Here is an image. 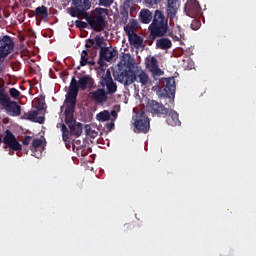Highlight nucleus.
<instances>
[{"label": "nucleus", "instance_id": "6e6552de", "mask_svg": "<svg viewBox=\"0 0 256 256\" xmlns=\"http://www.w3.org/2000/svg\"><path fill=\"white\" fill-rule=\"evenodd\" d=\"M146 108L152 114V116L157 117L165 118L169 112V108H166L164 104L159 103L155 100H148Z\"/></svg>", "mask_w": 256, "mask_h": 256}, {"label": "nucleus", "instance_id": "2eb2a0df", "mask_svg": "<svg viewBox=\"0 0 256 256\" xmlns=\"http://www.w3.org/2000/svg\"><path fill=\"white\" fill-rule=\"evenodd\" d=\"M14 48L15 42L11 37L6 35L3 38H0V54L8 56L11 54V52H13Z\"/></svg>", "mask_w": 256, "mask_h": 256}, {"label": "nucleus", "instance_id": "c85d7f7f", "mask_svg": "<svg viewBox=\"0 0 256 256\" xmlns=\"http://www.w3.org/2000/svg\"><path fill=\"white\" fill-rule=\"evenodd\" d=\"M120 19L121 21L126 24L128 22L129 19V11L127 8H122L120 10Z\"/></svg>", "mask_w": 256, "mask_h": 256}, {"label": "nucleus", "instance_id": "4c0bfd02", "mask_svg": "<svg viewBox=\"0 0 256 256\" xmlns=\"http://www.w3.org/2000/svg\"><path fill=\"white\" fill-rule=\"evenodd\" d=\"M45 106H46V102H45V99H43L38 102L37 110L38 111L45 110Z\"/></svg>", "mask_w": 256, "mask_h": 256}, {"label": "nucleus", "instance_id": "bb28decb", "mask_svg": "<svg viewBox=\"0 0 256 256\" xmlns=\"http://www.w3.org/2000/svg\"><path fill=\"white\" fill-rule=\"evenodd\" d=\"M96 119L100 122H106L111 119V114L109 111L105 110V111H102L99 114H97Z\"/></svg>", "mask_w": 256, "mask_h": 256}, {"label": "nucleus", "instance_id": "f03ea898", "mask_svg": "<svg viewBox=\"0 0 256 256\" xmlns=\"http://www.w3.org/2000/svg\"><path fill=\"white\" fill-rule=\"evenodd\" d=\"M76 106H66L65 123L68 125L70 135L79 138L83 134V124L75 119Z\"/></svg>", "mask_w": 256, "mask_h": 256}, {"label": "nucleus", "instance_id": "72a5a7b5", "mask_svg": "<svg viewBox=\"0 0 256 256\" xmlns=\"http://www.w3.org/2000/svg\"><path fill=\"white\" fill-rule=\"evenodd\" d=\"M9 94L14 99H19V97L21 96V92H19V90L15 89V88H10Z\"/></svg>", "mask_w": 256, "mask_h": 256}, {"label": "nucleus", "instance_id": "423d86ee", "mask_svg": "<svg viewBox=\"0 0 256 256\" xmlns=\"http://www.w3.org/2000/svg\"><path fill=\"white\" fill-rule=\"evenodd\" d=\"M135 132L136 133H147L150 130V119L145 111H141L136 114L134 122Z\"/></svg>", "mask_w": 256, "mask_h": 256}, {"label": "nucleus", "instance_id": "9b49d317", "mask_svg": "<svg viewBox=\"0 0 256 256\" xmlns=\"http://www.w3.org/2000/svg\"><path fill=\"white\" fill-rule=\"evenodd\" d=\"M184 12L191 18L201 17L202 8L197 0H188L185 3Z\"/></svg>", "mask_w": 256, "mask_h": 256}, {"label": "nucleus", "instance_id": "dca6fc26", "mask_svg": "<svg viewBox=\"0 0 256 256\" xmlns=\"http://www.w3.org/2000/svg\"><path fill=\"white\" fill-rule=\"evenodd\" d=\"M134 82L140 83L141 86H147L151 83L150 77L141 67L135 64Z\"/></svg>", "mask_w": 256, "mask_h": 256}, {"label": "nucleus", "instance_id": "f8f14e48", "mask_svg": "<svg viewBox=\"0 0 256 256\" xmlns=\"http://www.w3.org/2000/svg\"><path fill=\"white\" fill-rule=\"evenodd\" d=\"M75 7H71L69 8V14L72 17H84L87 19L88 17V13L87 10H89L91 8V2L84 0L83 4H74Z\"/></svg>", "mask_w": 256, "mask_h": 256}, {"label": "nucleus", "instance_id": "1a4fd4ad", "mask_svg": "<svg viewBox=\"0 0 256 256\" xmlns=\"http://www.w3.org/2000/svg\"><path fill=\"white\" fill-rule=\"evenodd\" d=\"M164 87L162 89L161 95L164 98H169L170 103L175 101L176 95V81L175 78H164Z\"/></svg>", "mask_w": 256, "mask_h": 256}, {"label": "nucleus", "instance_id": "4be33fe9", "mask_svg": "<svg viewBox=\"0 0 256 256\" xmlns=\"http://www.w3.org/2000/svg\"><path fill=\"white\" fill-rule=\"evenodd\" d=\"M172 46V41L169 38L160 37V39L156 41V48L161 50H169Z\"/></svg>", "mask_w": 256, "mask_h": 256}, {"label": "nucleus", "instance_id": "393cba45", "mask_svg": "<svg viewBox=\"0 0 256 256\" xmlns=\"http://www.w3.org/2000/svg\"><path fill=\"white\" fill-rule=\"evenodd\" d=\"M32 16H38L41 19H46L49 17V10L48 7H46L45 5H42L40 7H37L35 9V12L33 13Z\"/></svg>", "mask_w": 256, "mask_h": 256}, {"label": "nucleus", "instance_id": "ddd939ff", "mask_svg": "<svg viewBox=\"0 0 256 256\" xmlns=\"http://www.w3.org/2000/svg\"><path fill=\"white\" fill-rule=\"evenodd\" d=\"M118 55V51L115 49H110L108 47H101L100 52H99V59H98V65L100 67H105L106 62H111L114 57Z\"/></svg>", "mask_w": 256, "mask_h": 256}, {"label": "nucleus", "instance_id": "2f4dec72", "mask_svg": "<svg viewBox=\"0 0 256 256\" xmlns=\"http://www.w3.org/2000/svg\"><path fill=\"white\" fill-rule=\"evenodd\" d=\"M38 116H39V112L32 111V112L28 113L27 117H22V119L35 122V120L37 119Z\"/></svg>", "mask_w": 256, "mask_h": 256}, {"label": "nucleus", "instance_id": "f257e3e1", "mask_svg": "<svg viewBox=\"0 0 256 256\" xmlns=\"http://www.w3.org/2000/svg\"><path fill=\"white\" fill-rule=\"evenodd\" d=\"M149 35L146 43L152 46L157 38L165 37L170 30L169 21L160 10H155L152 23L148 27Z\"/></svg>", "mask_w": 256, "mask_h": 256}, {"label": "nucleus", "instance_id": "8fccbe9b", "mask_svg": "<svg viewBox=\"0 0 256 256\" xmlns=\"http://www.w3.org/2000/svg\"><path fill=\"white\" fill-rule=\"evenodd\" d=\"M111 115H112L113 117H116V116H117V112H116V111H111Z\"/></svg>", "mask_w": 256, "mask_h": 256}, {"label": "nucleus", "instance_id": "e433bc0d", "mask_svg": "<svg viewBox=\"0 0 256 256\" xmlns=\"http://www.w3.org/2000/svg\"><path fill=\"white\" fill-rule=\"evenodd\" d=\"M115 0H99V5L105 6V7H110Z\"/></svg>", "mask_w": 256, "mask_h": 256}, {"label": "nucleus", "instance_id": "4468645a", "mask_svg": "<svg viewBox=\"0 0 256 256\" xmlns=\"http://www.w3.org/2000/svg\"><path fill=\"white\" fill-rule=\"evenodd\" d=\"M0 105L5 108L6 113L12 117L21 116V106L15 101H11V97H8L6 100L0 102Z\"/></svg>", "mask_w": 256, "mask_h": 256}, {"label": "nucleus", "instance_id": "cd10ccee", "mask_svg": "<svg viewBox=\"0 0 256 256\" xmlns=\"http://www.w3.org/2000/svg\"><path fill=\"white\" fill-rule=\"evenodd\" d=\"M61 132H62V140L64 142H68L70 139L71 131H69L68 127L65 124H60Z\"/></svg>", "mask_w": 256, "mask_h": 256}, {"label": "nucleus", "instance_id": "f3484780", "mask_svg": "<svg viewBox=\"0 0 256 256\" xmlns=\"http://www.w3.org/2000/svg\"><path fill=\"white\" fill-rule=\"evenodd\" d=\"M146 67L152 73L153 77L164 75V71L159 67V62L154 56L146 58Z\"/></svg>", "mask_w": 256, "mask_h": 256}, {"label": "nucleus", "instance_id": "f704fd0d", "mask_svg": "<svg viewBox=\"0 0 256 256\" xmlns=\"http://www.w3.org/2000/svg\"><path fill=\"white\" fill-rule=\"evenodd\" d=\"M42 144H43L42 139H34L31 144V149H33V148L37 149V148L41 147Z\"/></svg>", "mask_w": 256, "mask_h": 256}, {"label": "nucleus", "instance_id": "37998d69", "mask_svg": "<svg viewBox=\"0 0 256 256\" xmlns=\"http://www.w3.org/2000/svg\"><path fill=\"white\" fill-rule=\"evenodd\" d=\"M75 25L79 28H86L87 27V23H85L84 21H81V20H77L75 22Z\"/></svg>", "mask_w": 256, "mask_h": 256}, {"label": "nucleus", "instance_id": "6ab92c4d", "mask_svg": "<svg viewBox=\"0 0 256 256\" xmlns=\"http://www.w3.org/2000/svg\"><path fill=\"white\" fill-rule=\"evenodd\" d=\"M108 95L109 94L103 88H99V89L89 93L90 98L98 104H103V103L107 102L109 99Z\"/></svg>", "mask_w": 256, "mask_h": 256}, {"label": "nucleus", "instance_id": "de8ad7c7", "mask_svg": "<svg viewBox=\"0 0 256 256\" xmlns=\"http://www.w3.org/2000/svg\"><path fill=\"white\" fill-rule=\"evenodd\" d=\"M115 128V123L110 122L106 124V129H108L109 131L113 130Z\"/></svg>", "mask_w": 256, "mask_h": 256}, {"label": "nucleus", "instance_id": "79ce46f5", "mask_svg": "<svg viewBox=\"0 0 256 256\" xmlns=\"http://www.w3.org/2000/svg\"><path fill=\"white\" fill-rule=\"evenodd\" d=\"M129 25L135 30L139 26V22L136 19H131Z\"/></svg>", "mask_w": 256, "mask_h": 256}, {"label": "nucleus", "instance_id": "39448f33", "mask_svg": "<svg viewBox=\"0 0 256 256\" xmlns=\"http://www.w3.org/2000/svg\"><path fill=\"white\" fill-rule=\"evenodd\" d=\"M80 92L79 80L77 81L76 77L73 76L70 82L69 89L66 94L65 104L66 107H76L77 99Z\"/></svg>", "mask_w": 256, "mask_h": 256}, {"label": "nucleus", "instance_id": "49530a36", "mask_svg": "<svg viewBox=\"0 0 256 256\" xmlns=\"http://www.w3.org/2000/svg\"><path fill=\"white\" fill-rule=\"evenodd\" d=\"M45 121H46V118H45V117H37V116H36V119H35L34 122L39 123V124H44Z\"/></svg>", "mask_w": 256, "mask_h": 256}, {"label": "nucleus", "instance_id": "5701e85b", "mask_svg": "<svg viewBox=\"0 0 256 256\" xmlns=\"http://www.w3.org/2000/svg\"><path fill=\"white\" fill-rule=\"evenodd\" d=\"M141 23L149 24L153 20V13L149 9H142L139 13Z\"/></svg>", "mask_w": 256, "mask_h": 256}, {"label": "nucleus", "instance_id": "412c9836", "mask_svg": "<svg viewBox=\"0 0 256 256\" xmlns=\"http://www.w3.org/2000/svg\"><path fill=\"white\" fill-rule=\"evenodd\" d=\"M167 117L166 122L168 125L176 127L181 125V121L179 119V114L174 111L173 109H168L167 114L165 115Z\"/></svg>", "mask_w": 256, "mask_h": 256}, {"label": "nucleus", "instance_id": "a211bd4d", "mask_svg": "<svg viewBox=\"0 0 256 256\" xmlns=\"http://www.w3.org/2000/svg\"><path fill=\"white\" fill-rule=\"evenodd\" d=\"M181 0H167L166 14L170 20L176 18Z\"/></svg>", "mask_w": 256, "mask_h": 256}, {"label": "nucleus", "instance_id": "a878e982", "mask_svg": "<svg viewBox=\"0 0 256 256\" xmlns=\"http://www.w3.org/2000/svg\"><path fill=\"white\" fill-rule=\"evenodd\" d=\"M94 65L95 62L93 60H90L89 53L87 50H83L81 53V59H80V65L81 66H87V65Z\"/></svg>", "mask_w": 256, "mask_h": 256}, {"label": "nucleus", "instance_id": "473e14b6", "mask_svg": "<svg viewBox=\"0 0 256 256\" xmlns=\"http://www.w3.org/2000/svg\"><path fill=\"white\" fill-rule=\"evenodd\" d=\"M124 31H125L126 35L128 36V38H130L131 36L136 34L135 29L132 26H130L129 24L124 26Z\"/></svg>", "mask_w": 256, "mask_h": 256}, {"label": "nucleus", "instance_id": "a18cd8bd", "mask_svg": "<svg viewBox=\"0 0 256 256\" xmlns=\"http://www.w3.org/2000/svg\"><path fill=\"white\" fill-rule=\"evenodd\" d=\"M31 136H25L22 143L23 145H29L31 143Z\"/></svg>", "mask_w": 256, "mask_h": 256}, {"label": "nucleus", "instance_id": "c03bdc74", "mask_svg": "<svg viewBox=\"0 0 256 256\" xmlns=\"http://www.w3.org/2000/svg\"><path fill=\"white\" fill-rule=\"evenodd\" d=\"M5 57H7V56L2 55L0 53V73L3 72V62L5 61Z\"/></svg>", "mask_w": 256, "mask_h": 256}, {"label": "nucleus", "instance_id": "7ed1b4c3", "mask_svg": "<svg viewBox=\"0 0 256 256\" xmlns=\"http://www.w3.org/2000/svg\"><path fill=\"white\" fill-rule=\"evenodd\" d=\"M93 16L87 15L86 20L91 28L97 31H103L107 28L108 22L106 21V16L103 14H108L109 10L105 8H97Z\"/></svg>", "mask_w": 256, "mask_h": 256}, {"label": "nucleus", "instance_id": "0eeeda50", "mask_svg": "<svg viewBox=\"0 0 256 256\" xmlns=\"http://www.w3.org/2000/svg\"><path fill=\"white\" fill-rule=\"evenodd\" d=\"M2 143L5 144L7 147H9L10 150H14V151H22L23 150V146H21V143L19 141H17V138L10 130L5 131L4 138L0 134V145Z\"/></svg>", "mask_w": 256, "mask_h": 256}, {"label": "nucleus", "instance_id": "c756f323", "mask_svg": "<svg viewBox=\"0 0 256 256\" xmlns=\"http://www.w3.org/2000/svg\"><path fill=\"white\" fill-rule=\"evenodd\" d=\"M9 98V94L5 93V83L0 82V103Z\"/></svg>", "mask_w": 256, "mask_h": 256}, {"label": "nucleus", "instance_id": "9d476101", "mask_svg": "<svg viewBox=\"0 0 256 256\" xmlns=\"http://www.w3.org/2000/svg\"><path fill=\"white\" fill-rule=\"evenodd\" d=\"M100 85L102 87L106 86V93L108 95H114L118 91V85L113 80L110 70H107L106 73L100 79Z\"/></svg>", "mask_w": 256, "mask_h": 256}, {"label": "nucleus", "instance_id": "7c9ffc66", "mask_svg": "<svg viewBox=\"0 0 256 256\" xmlns=\"http://www.w3.org/2000/svg\"><path fill=\"white\" fill-rule=\"evenodd\" d=\"M94 42H95L94 49H97L98 47H99L100 49H102L103 45L105 44L104 38L101 37V36H99V35L95 36Z\"/></svg>", "mask_w": 256, "mask_h": 256}, {"label": "nucleus", "instance_id": "20e7f679", "mask_svg": "<svg viewBox=\"0 0 256 256\" xmlns=\"http://www.w3.org/2000/svg\"><path fill=\"white\" fill-rule=\"evenodd\" d=\"M135 64L134 62H128L127 69L119 70L113 74L115 80L123 84L124 86H129L134 83L135 78Z\"/></svg>", "mask_w": 256, "mask_h": 256}, {"label": "nucleus", "instance_id": "c9c22d12", "mask_svg": "<svg viewBox=\"0 0 256 256\" xmlns=\"http://www.w3.org/2000/svg\"><path fill=\"white\" fill-rule=\"evenodd\" d=\"M201 25H202L201 21L195 19V20H193V21L191 22V29H193V30H198V29H200Z\"/></svg>", "mask_w": 256, "mask_h": 256}, {"label": "nucleus", "instance_id": "b1692460", "mask_svg": "<svg viewBox=\"0 0 256 256\" xmlns=\"http://www.w3.org/2000/svg\"><path fill=\"white\" fill-rule=\"evenodd\" d=\"M128 41L135 48H140L144 44V39L140 37L137 33L133 34L131 37H128Z\"/></svg>", "mask_w": 256, "mask_h": 256}, {"label": "nucleus", "instance_id": "aec40b11", "mask_svg": "<svg viewBox=\"0 0 256 256\" xmlns=\"http://www.w3.org/2000/svg\"><path fill=\"white\" fill-rule=\"evenodd\" d=\"M79 87L82 91L95 88V80L90 75L79 77Z\"/></svg>", "mask_w": 256, "mask_h": 256}, {"label": "nucleus", "instance_id": "58836bf2", "mask_svg": "<svg viewBox=\"0 0 256 256\" xmlns=\"http://www.w3.org/2000/svg\"><path fill=\"white\" fill-rule=\"evenodd\" d=\"M82 144V141L81 140H74L73 141V150L77 149H81V145Z\"/></svg>", "mask_w": 256, "mask_h": 256}, {"label": "nucleus", "instance_id": "3c124183", "mask_svg": "<svg viewBox=\"0 0 256 256\" xmlns=\"http://www.w3.org/2000/svg\"><path fill=\"white\" fill-rule=\"evenodd\" d=\"M27 116H29V114L25 113L22 117H27Z\"/></svg>", "mask_w": 256, "mask_h": 256}, {"label": "nucleus", "instance_id": "a19ab883", "mask_svg": "<svg viewBox=\"0 0 256 256\" xmlns=\"http://www.w3.org/2000/svg\"><path fill=\"white\" fill-rule=\"evenodd\" d=\"M95 46V40L94 39H87L86 40V44L85 47L86 48H91Z\"/></svg>", "mask_w": 256, "mask_h": 256}, {"label": "nucleus", "instance_id": "09e8293b", "mask_svg": "<svg viewBox=\"0 0 256 256\" xmlns=\"http://www.w3.org/2000/svg\"><path fill=\"white\" fill-rule=\"evenodd\" d=\"M72 1L74 5H78V4L83 5L85 0H72Z\"/></svg>", "mask_w": 256, "mask_h": 256}, {"label": "nucleus", "instance_id": "ea45409f", "mask_svg": "<svg viewBox=\"0 0 256 256\" xmlns=\"http://www.w3.org/2000/svg\"><path fill=\"white\" fill-rule=\"evenodd\" d=\"M144 2L148 5L154 6V5H158L159 3H161L162 0H144Z\"/></svg>", "mask_w": 256, "mask_h": 256}]
</instances>
